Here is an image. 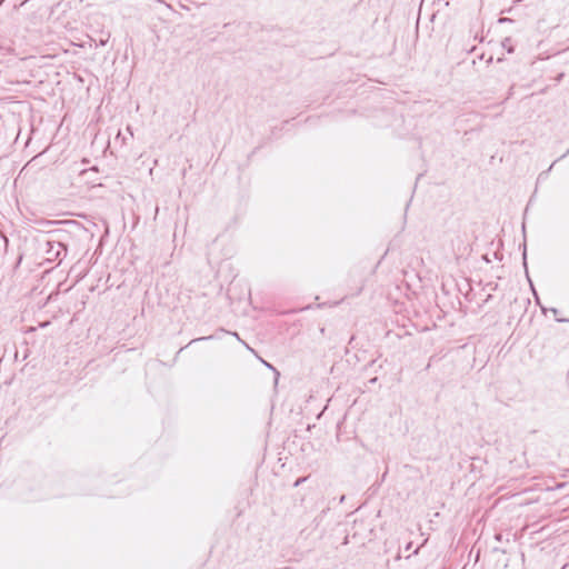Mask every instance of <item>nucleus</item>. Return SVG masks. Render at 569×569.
<instances>
[{
    "label": "nucleus",
    "mask_w": 569,
    "mask_h": 569,
    "mask_svg": "<svg viewBox=\"0 0 569 569\" xmlns=\"http://www.w3.org/2000/svg\"><path fill=\"white\" fill-rule=\"evenodd\" d=\"M67 254V247L60 241L48 240L46 242V260L49 262L58 261L59 263L63 260Z\"/></svg>",
    "instance_id": "obj_1"
},
{
    "label": "nucleus",
    "mask_w": 569,
    "mask_h": 569,
    "mask_svg": "<svg viewBox=\"0 0 569 569\" xmlns=\"http://www.w3.org/2000/svg\"><path fill=\"white\" fill-rule=\"evenodd\" d=\"M501 46H502V48H505L507 50L508 53H512L513 52V46L511 43V39L510 38H506L501 42Z\"/></svg>",
    "instance_id": "obj_2"
},
{
    "label": "nucleus",
    "mask_w": 569,
    "mask_h": 569,
    "mask_svg": "<svg viewBox=\"0 0 569 569\" xmlns=\"http://www.w3.org/2000/svg\"><path fill=\"white\" fill-rule=\"evenodd\" d=\"M523 266H525V268L527 269V256H526V250L523 251Z\"/></svg>",
    "instance_id": "obj_3"
},
{
    "label": "nucleus",
    "mask_w": 569,
    "mask_h": 569,
    "mask_svg": "<svg viewBox=\"0 0 569 569\" xmlns=\"http://www.w3.org/2000/svg\"><path fill=\"white\" fill-rule=\"evenodd\" d=\"M302 481H303V479H298V480L296 481L295 486H299V485H301V482H302Z\"/></svg>",
    "instance_id": "obj_4"
},
{
    "label": "nucleus",
    "mask_w": 569,
    "mask_h": 569,
    "mask_svg": "<svg viewBox=\"0 0 569 569\" xmlns=\"http://www.w3.org/2000/svg\"><path fill=\"white\" fill-rule=\"evenodd\" d=\"M492 59H493V58H492V56H490V57L488 58V60H487V63H491V62H492Z\"/></svg>",
    "instance_id": "obj_5"
},
{
    "label": "nucleus",
    "mask_w": 569,
    "mask_h": 569,
    "mask_svg": "<svg viewBox=\"0 0 569 569\" xmlns=\"http://www.w3.org/2000/svg\"><path fill=\"white\" fill-rule=\"evenodd\" d=\"M411 546H412V543H411V542H409V543L407 545V547H406V550L411 549Z\"/></svg>",
    "instance_id": "obj_6"
},
{
    "label": "nucleus",
    "mask_w": 569,
    "mask_h": 569,
    "mask_svg": "<svg viewBox=\"0 0 569 569\" xmlns=\"http://www.w3.org/2000/svg\"><path fill=\"white\" fill-rule=\"evenodd\" d=\"M533 293H535L537 301L539 302L538 293L535 290H533Z\"/></svg>",
    "instance_id": "obj_7"
},
{
    "label": "nucleus",
    "mask_w": 569,
    "mask_h": 569,
    "mask_svg": "<svg viewBox=\"0 0 569 569\" xmlns=\"http://www.w3.org/2000/svg\"><path fill=\"white\" fill-rule=\"evenodd\" d=\"M211 337H201L199 338L198 340H204V339H210Z\"/></svg>",
    "instance_id": "obj_8"
},
{
    "label": "nucleus",
    "mask_w": 569,
    "mask_h": 569,
    "mask_svg": "<svg viewBox=\"0 0 569 569\" xmlns=\"http://www.w3.org/2000/svg\"><path fill=\"white\" fill-rule=\"evenodd\" d=\"M100 44H101V46H104V44H106V41H104V40H101V41H100Z\"/></svg>",
    "instance_id": "obj_9"
}]
</instances>
